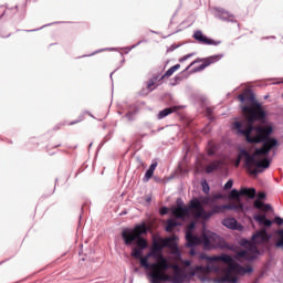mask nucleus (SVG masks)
<instances>
[{
	"label": "nucleus",
	"instance_id": "c85d7f7f",
	"mask_svg": "<svg viewBox=\"0 0 283 283\" xmlns=\"http://www.w3.org/2000/svg\"><path fill=\"white\" fill-rule=\"evenodd\" d=\"M184 264H185V266H191V261L186 260V261H184Z\"/></svg>",
	"mask_w": 283,
	"mask_h": 283
},
{
	"label": "nucleus",
	"instance_id": "423d86ee",
	"mask_svg": "<svg viewBox=\"0 0 283 283\" xmlns=\"http://www.w3.org/2000/svg\"><path fill=\"white\" fill-rule=\"evenodd\" d=\"M186 240L187 247H199V244H203L205 249H216V247H220L222 243V238L209 230H205L201 237L193 235V233L188 230L186 232Z\"/></svg>",
	"mask_w": 283,
	"mask_h": 283
},
{
	"label": "nucleus",
	"instance_id": "6ab92c4d",
	"mask_svg": "<svg viewBox=\"0 0 283 283\" xmlns=\"http://www.w3.org/2000/svg\"><path fill=\"white\" fill-rule=\"evenodd\" d=\"M240 193L247 196V198H255V188H242Z\"/></svg>",
	"mask_w": 283,
	"mask_h": 283
},
{
	"label": "nucleus",
	"instance_id": "dca6fc26",
	"mask_svg": "<svg viewBox=\"0 0 283 283\" xmlns=\"http://www.w3.org/2000/svg\"><path fill=\"white\" fill-rule=\"evenodd\" d=\"M222 224L227 227V229H232L233 231L238 230V220L234 218L223 219Z\"/></svg>",
	"mask_w": 283,
	"mask_h": 283
},
{
	"label": "nucleus",
	"instance_id": "c756f323",
	"mask_svg": "<svg viewBox=\"0 0 283 283\" xmlns=\"http://www.w3.org/2000/svg\"><path fill=\"white\" fill-rule=\"evenodd\" d=\"M191 55H186V56H184L182 59H180V62H182V61H187V59H189Z\"/></svg>",
	"mask_w": 283,
	"mask_h": 283
},
{
	"label": "nucleus",
	"instance_id": "ddd939ff",
	"mask_svg": "<svg viewBox=\"0 0 283 283\" xmlns=\"http://www.w3.org/2000/svg\"><path fill=\"white\" fill-rule=\"evenodd\" d=\"M176 240H178V237L171 235L169 238L163 239L161 242H164V247L171 249L172 251H178V244H176Z\"/></svg>",
	"mask_w": 283,
	"mask_h": 283
},
{
	"label": "nucleus",
	"instance_id": "0eeeda50",
	"mask_svg": "<svg viewBox=\"0 0 283 283\" xmlns=\"http://www.w3.org/2000/svg\"><path fill=\"white\" fill-rule=\"evenodd\" d=\"M222 56H223L222 54H219V55H211L203 60L197 59L189 66H187L186 72H187V70L192 67V65H196V63L203 62L202 64H200L199 66H197L192 70V72H202V70H206V67H209V65H213V63H218V61H220L222 59Z\"/></svg>",
	"mask_w": 283,
	"mask_h": 283
},
{
	"label": "nucleus",
	"instance_id": "393cba45",
	"mask_svg": "<svg viewBox=\"0 0 283 283\" xmlns=\"http://www.w3.org/2000/svg\"><path fill=\"white\" fill-rule=\"evenodd\" d=\"M160 216H167L169 213V209L167 207H163L159 210Z\"/></svg>",
	"mask_w": 283,
	"mask_h": 283
},
{
	"label": "nucleus",
	"instance_id": "4be33fe9",
	"mask_svg": "<svg viewBox=\"0 0 283 283\" xmlns=\"http://www.w3.org/2000/svg\"><path fill=\"white\" fill-rule=\"evenodd\" d=\"M178 227V222H176L174 219H170L167 221L166 231L171 232L174 229Z\"/></svg>",
	"mask_w": 283,
	"mask_h": 283
},
{
	"label": "nucleus",
	"instance_id": "7c9ffc66",
	"mask_svg": "<svg viewBox=\"0 0 283 283\" xmlns=\"http://www.w3.org/2000/svg\"><path fill=\"white\" fill-rule=\"evenodd\" d=\"M208 156H213V150H209Z\"/></svg>",
	"mask_w": 283,
	"mask_h": 283
},
{
	"label": "nucleus",
	"instance_id": "4468645a",
	"mask_svg": "<svg viewBox=\"0 0 283 283\" xmlns=\"http://www.w3.org/2000/svg\"><path fill=\"white\" fill-rule=\"evenodd\" d=\"M240 196H242V193H240V191L233 189L231 192H230V199L231 200H237L235 202H231V203H228V205H241V209H232L233 211H242V209H244V206L242 205V202H240Z\"/></svg>",
	"mask_w": 283,
	"mask_h": 283
},
{
	"label": "nucleus",
	"instance_id": "f3484780",
	"mask_svg": "<svg viewBox=\"0 0 283 283\" xmlns=\"http://www.w3.org/2000/svg\"><path fill=\"white\" fill-rule=\"evenodd\" d=\"M156 167H158V164L155 163V164H151L148 168V170L146 171L145 174V177H144V181L145 182H149V179L153 178L154 176V171H156Z\"/></svg>",
	"mask_w": 283,
	"mask_h": 283
},
{
	"label": "nucleus",
	"instance_id": "412c9836",
	"mask_svg": "<svg viewBox=\"0 0 283 283\" xmlns=\"http://www.w3.org/2000/svg\"><path fill=\"white\" fill-rule=\"evenodd\" d=\"M276 235L279 237V240L275 242V247L277 249H283V229L277 230Z\"/></svg>",
	"mask_w": 283,
	"mask_h": 283
},
{
	"label": "nucleus",
	"instance_id": "39448f33",
	"mask_svg": "<svg viewBox=\"0 0 283 283\" xmlns=\"http://www.w3.org/2000/svg\"><path fill=\"white\" fill-rule=\"evenodd\" d=\"M263 242H269V234L264 229L252 235V242L247 240L241 241V245L244 247L245 250L238 251L234 254V260H238V262H242V260H248L249 262L255 260L258 253H260V250H258V245L255 244H262Z\"/></svg>",
	"mask_w": 283,
	"mask_h": 283
},
{
	"label": "nucleus",
	"instance_id": "a878e982",
	"mask_svg": "<svg viewBox=\"0 0 283 283\" xmlns=\"http://www.w3.org/2000/svg\"><path fill=\"white\" fill-rule=\"evenodd\" d=\"M274 222H275V224H279V227H282V224H283V219L280 218V217H275V218H274Z\"/></svg>",
	"mask_w": 283,
	"mask_h": 283
},
{
	"label": "nucleus",
	"instance_id": "aec40b11",
	"mask_svg": "<svg viewBox=\"0 0 283 283\" xmlns=\"http://www.w3.org/2000/svg\"><path fill=\"white\" fill-rule=\"evenodd\" d=\"M156 81H158V76H155L148 80L146 82V88L150 92H154V90H156V87H154L156 85Z\"/></svg>",
	"mask_w": 283,
	"mask_h": 283
},
{
	"label": "nucleus",
	"instance_id": "f257e3e1",
	"mask_svg": "<svg viewBox=\"0 0 283 283\" xmlns=\"http://www.w3.org/2000/svg\"><path fill=\"white\" fill-rule=\"evenodd\" d=\"M147 233V224L142 223L135 226L134 229L126 228L122 231V239L126 247H133L130 256L135 260H139L140 266L147 272V277L150 283H185L187 277H207L209 273L218 271L216 265H198L190 268L189 273L178 264H172L163 255L165 249V242L163 239L154 240L150 251L143 256V251L147 249L148 243L143 235ZM136 244L137 247H134Z\"/></svg>",
	"mask_w": 283,
	"mask_h": 283
},
{
	"label": "nucleus",
	"instance_id": "f8f14e48",
	"mask_svg": "<svg viewBox=\"0 0 283 283\" xmlns=\"http://www.w3.org/2000/svg\"><path fill=\"white\" fill-rule=\"evenodd\" d=\"M253 220L260 224V227H273V221L266 219V214H254Z\"/></svg>",
	"mask_w": 283,
	"mask_h": 283
},
{
	"label": "nucleus",
	"instance_id": "bb28decb",
	"mask_svg": "<svg viewBox=\"0 0 283 283\" xmlns=\"http://www.w3.org/2000/svg\"><path fill=\"white\" fill-rule=\"evenodd\" d=\"M233 187V181L231 179L228 180L224 185V189H231Z\"/></svg>",
	"mask_w": 283,
	"mask_h": 283
},
{
	"label": "nucleus",
	"instance_id": "2f4dec72",
	"mask_svg": "<svg viewBox=\"0 0 283 283\" xmlns=\"http://www.w3.org/2000/svg\"><path fill=\"white\" fill-rule=\"evenodd\" d=\"M191 255H196V252L193 250L190 251Z\"/></svg>",
	"mask_w": 283,
	"mask_h": 283
},
{
	"label": "nucleus",
	"instance_id": "20e7f679",
	"mask_svg": "<svg viewBox=\"0 0 283 283\" xmlns=\"http://www.w3.org/2000/svg\"><path fill=\"white\" fill-rule=\"evenodd\" d=\"M190 209H193L192 213L195 218L209 220L211 216H216V213H224L227 209H242V205H218L213 202L212 197H202L201 199L195 198L190 200Z\"/></svg>",
	"mask_w": 283,
	"mask_h": 283
},
{
	"label": "nucleus",
	"instance_id": "f03ea898",
	"mask_svg": "<svg viewBox=\"0 0 283 283\" xmlns=\"http://www.w3.org/2000/svg\"><path fill=\"white\" fill-rule=\"evenodd\" d=\"M238 98L241 103H245L241 106L245 119L235 122L233 124V129H235L238 134L245 136L247 143H252L254 145L263 143L261 148H256L252 155L244 153L245 167L249 174L251 176H258V174H262L264 169L271 167V160L266 158V156L271 154V149L277 147V139L271 137V134H273V126H253V123L266 118V112L262 107V104L255 101L253 94L247 92L239 94Z\"/></svg>",
	"mask_w": 283,
	"mask_h": 283
},
{
	"label": "nucleus",
	"instance_id": "7ed1b4c3",
	"mask_svg": "<svg viewBox=\"0 0 283 283\" xmlns=\"http://www.w3.org/2000/svg\"><path fill=\"white\" fill-rule=\"evenodd\" d=\"M199 258L200 260H206L207 262H223V264H228V268L224 270V275L217 280L218 283H238L237 275L253 273V268H243L238 262H235V260H233L229 254L209 256L202 253Z\"/></svg>",
	"mask_w": 283,
	"mask_h": 283
},
{
	"label": "nucleus",
	"instance_id": "5701e85b",
	"mask_svg": "<svg viewBox=\"0 0 283 283\" xmlns=\"http://www.w3.org/2000/svg\"><path fill=\"white\" fill-rule=\"evenodd\" d=\"M202 191L206 193V196H209V192L211 191V188L209 187V184L207 180L201 182Z\"/></svg>",
	"mask_w": 283,
	"mask_h": 283
},
{
	"label": "nucleus",
	"instance_id": "b1692460",
	"mask_svg": "<svg viewBox=\"0 0 283 283\" xmlns=\"http://www.w3.org/2000/svg\"><path fill=\"white\" fill-rule=\"evenodd\" d=\"M211 198H212V202H214V205H218V200H222L224 196L222 193H217V195H213Z\"/></svg>",
	"mask_w": 283,
	"mask_h": 283
},
{
	"label": "nucleus",
	"instance_id": "a211bd4d",
	"mask_svg": "<svg viewBox=\"0 0 283 283\" xmlns=\"http://www.w3.org/2000/svg\"><path fill=\"white\" fill-rule=\"evenodd\" d=\"M180 70V64H176L172 67H170L166 73L159 78V81H163L164 78H169V76H174L175 72H178Z\"/></svg>",
	"mask_w": 283,
	"mask_h": 283
},
{
	"label": "nucleus",
	"instance_id": "6e6552de",
	"mask_svg": "<svg viewBox=\"0 0 283 283\" xmlns=\"http://www.w3.org/2000/svg\"><path fill=\"white\" fill-rule=\"evenodd\" d=\"M191 203H189L188 208H185L180 206V199L177 200V207L171 209L172 216L177 218L178 220H185V218H188L189 211H192L193 209L190 208Z\"/></svg>",
	"mask_w": 283,
	"mask_h": 283
},
{
	"label": "nucleus",
	"instance_id": "2eb2a0df",
	"mask_svg": "<svg viewBox=\"0 0 283 283\" xmlns=\"http://www.w3.org/2000/svg\"><path fill=\"white\" fill-rule=\"evenodd\" d=\"M180 109H181L180 106H171V107L165 108L161 112H159L158 118L160 120L163 118H166V116H169V114H174V113H176V112H178Z\"/></svg>",
	"mask_w": 283,
	"mask_h": 283
},
{
	"label": "nucleus",
	"instance_id": "9b49d317",
	"mask_svg": "<svg viewBox=\"0 0 283 283\" xmlns=\"http://www.w3.org/2000/svg\"><path fill=\"white\" fill-rule=\"evenodd\" d=\"M222 167H224L223 160H213L206 166V174H213V171H218V169H222Z\"/></svg>",
	"mask_w": 283,
	"mask_h": 283
},
{
	"label": "nucleus",
	"instance_id": "cd10ccee",
	"mask_svg": "<svg viewBox=\"0 0 283 283\" xmlns=\"http://www.w3.org/2000/svg\"><path fill=\"white\" fill-rule=\"evenodd\" d=\"M206 114H207V116L211 117L212 114H213V108L208 107V108L206 109Z\"/></svg>",
	"mask_w": 283,
	"mask_h": 283
},
{
	"label": "nucleus",
	"instance_id": "9d476101",
	"mask_svg": "<svg viewBox=\"0 0 283 283\" xmlns=\"http://www.w3.org/2000/svg\"><path fill=\"white\" fill-rule=\"evenodd\" d=\"M266 198V195L264 192L259 193V199L254 201V209H259L260 211H263L264 213L271 211V205L262 202Z\"/></svg>",
	"mask_w": 283,
	"mask_h": 283
},
{
	"label": "nucleus",
	"instance_id": "1a4fd4ad",
	"mask_svg": "<svg viewBox=\"0 0 283 283\" xmlns=\"http://www.w3.org/2000/svg\"><path fill=\"white\" fill-rule=\"evenodd\" d=\"M193 39H196V41H198L202 45H220V41H214V40H211V39L207 38L202 33V31H196L193 33Z\"/></svg>",
	"mask_w": 283,
	"mask_h": 283
}]
</instances>
